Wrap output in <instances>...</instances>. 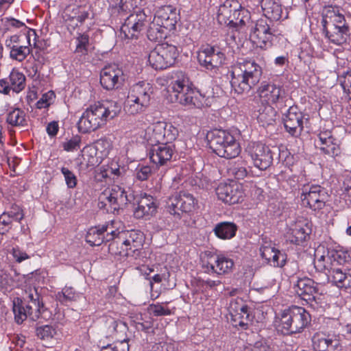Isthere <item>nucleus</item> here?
I'll use <instances>...</instances> for the list:
<instances>
[{
    "label": "nucleus",
    "mask_w": 351,
    "mask_h": 351,
    "mask_svg": "<svg viewBox=\"0 0 351 351\" xmlns=\"http://www.w3.org/2000/svg\"><path fill=\"white\" fill-rule=\"evenodd\" d=\"M263 71L254 60H241L231 71V86L238 94L248 93L260 81Z\"/></svg>",
    "instance_id": "1"
},
{
    "label": "nucleus",
    "mask_w": 351,
    "mask_h": 351,
    "mask_svg": "<svg viewBox=\"0 0 351 351\" xmlns=\"http://www.w3.org/2000/svg\"><path fill=\"white\" fill-rule=\"evenodd\" d=\"M209 147L220 157L230 159L241 152L239 143L228 131L214 130L207 134Z\"/></svg>",
    "instance_id": "2"
},
{
    "label": "nucleus",
    "mask_w": 351,
    "mask_h": 351,
    "mask_svg": "<svg viewBox=\"0 0 351 351\" xmlns=\"http://www.w3.org/2000/svg\"><path fill=\"white\" fill-rule=\"evenodd\" d=\"M310 321L311 315L304 308L292 306L282 312L278 330L285 335L298 333Z\"/></svg>",
    "instance_id": "3"
},
{
    "label": "nucleus",
    "mask_w": 351,
    "mask_h": 351,
    "mask_svg": "<svg viewBox=\"0 0 351 351\" xmlns=\"http://www.w3.org/2000/svg\"><path fill=\"white\" fill-rule=\"evenodd\" d=\"M172 89L175 101L180 104L201 108L203 104L199 101L198 93L190 88L189 78L182 71H177L172 76Z\"/></svg>",
    "instance_id": "4"
},
{
    "label": "nucleus",
    "mask_w": 351,
    "mask_h": 351,
    "mask_svg": "<svg viewBox=\"0 0 351 351\" xmlns=\"http://www.w3.org/2000/svg\"><path fill=\"white\" fill-rule=\"evenodd\" d=\"M178 56L177 47L167 43L158 44L149 53L148 61L156 70L165 69L174 64Z\"/></svg>",
    "instance_id": "5"
},
{
    "label": "nucleus",
    "mask_w": 351,
    "mask_h": 351,
    "mask_svg": "<svg viewBox=\"0 0 351 351\" xmlns=\"http://www.w3.org/2000/svg\"><path fill=\"white\" fill-rule=\"evenodd\" d=\"M107 120L106 111H104L101 103L98 102L91 105L82 114L77 123L78 130L82 133L90 132L104 125Z\"/></svg>",
    "instance_id": "6"
},
{
    "label": "nucleus",
    "mask_w": 351,
    "mask_h": 351,
    "mask_svg": "<svg viewBox=\"0 0 351 351\" xmlns=\"http://www.w3.org/2000/svg\"><path fill=\"white\" fill-rule=\"evenodd\" d=\"M143 233L141 232L132 231L128 237L123 239L121 235L117 234L114 241L110 242L108 248L111 253L128 256L130 252L134 253L143 246Z\"/></svg>",
    "instance_id": "7"
},
{
    "label": "nucleus",
    "mask_w": 351,
    "mask_h": 351,
    "mask_svg": "<svg viewBox=\"0 0 351 351\" xmlns=\"http://www.w3.org/2000/svg\"><path fill=\"white\" fill-rule=\"evenodd\" d=\"M329 195L326 190L319 185H312L302 189L301 200L305 207L315 213H319L325 208Z\"/></svg>",
    "instance_id": "8"
},
{
    "label": "nucleus",
    "mask_w": 351,
    "mask_h": 351,
    "mask_svg": "<svg viewBox=\"0 0 351 351\" xmlns=\"http://www.w3.org/2000/svg\"><path fill=\"white\" fill-rule=\"evenodd\" d=\"M196 204L197 201L193 195L180 191L168 199L166 208L171 215L180 219L183 213L193 211Z\"/></svg>",
    "instance_id": "9"
},
{
    "label": "nucleus",
    "mask_w": 351,
    "mask_h": 351,
    "mask_svg": "<svg viewBox=\"0 0 351 351\" xmlns=\"http://www.w3.org/2000/svg\"><path fill=\"white\" fill-rule=\"evenodd\" d=\"M278 30L274 27L271 21L269 23L267 19H261L256 21L252 29L250 36L256 39L262 49H267L272 45L274 38L276 37Z\"/></svg>",
    "instance_id": "10"
},
{
    "label": "nucleus",
    "mask_w": 351,
    "mask_h": 351,
    "mask_svg": "<svg viewBox=\"0 0 351 351\" xmlns=\"http://www.w3.org/2000/svg\"><path fill=\"white\" fill-rule=\"evenodd\" d=\"M278 30L274 27L271 21L269 23L267 19H261L256 21L252 29L250 36L256 39L262 49H267L272 45L274 38L276 37Z\"/></svg>",
    "instance_id": "11"
},
{
    "label": "nucleus",
    "mask_w": 351,
    "mask_h": 351,
    "mask_svg": "<svg viewBox=\"0 0 351 351\" xmlns=\"http://www.w3.org/2000/svg\"><path fill=\"white\" fill-rule=\"evenodd\" d=\"M247 152L254 165L261 170H266L273 163L274 150L263 143H253Z\"/></svg>",
    "instance_id": "12"
},
{
    "label": "nucleus",
    "mask_w": 351,
    "mask_h": 351,
    "mask_svg": "<svg viewBox=\"0 0 351 351\" xmlns=\"http://www.w3.org/2000/svg\"><path fill=\"white\" fill-rule=\"evenodd\" d=\"M147 16L139 12L130 14L121 27V32L128 39L137 38L147 24Z\"/></svg>",
    "instance_id": "13"
},
{
    "label": "nucleus",
    "mask_w": 351,
    "mask_h": 351,
    "mask_svg": "<svg viewBox=\"0 0 351 351\" xmlns=\"http://www.w3.org/2000/svg\"><path fill=\"white\" fill-rule=\"evenodd\" d=\"M123 71L117 64L106 66L100 73V83L104 88L113 90L120 87L124 81Z\"/></svg>",
    "instance_id": "14"
},
{
    "label": "nucleus",
    "mask_w": 351,
    "mask_h": 351,
    "mask_svg": "<svg viewBox=\"0 0 351 351\" xmlns=\"http://www.w3.org/2000/svg\"><path fill=\"white\" fill-rule=\"evenodd\" d=\"M294 289L298 295L311 306H313V302L316 304L319 303L317 300L319 298L317 295L319 293L318 284L313 280L309 278H299Z\"/></svg>",
    "instance_id": "15"
},
{
    "label": "nucleus",
    "mask_w": 351,
    "mask_h": 351,
    "mask_svg": "<svg viewBox=\"0 0 351 351\" xmlns=\"http://www.w3.org/2000/svg\"><path fill=\"white\" fill-rule=\"evenodd\" d=\"M218 198L225 203L234 204L243 200L241 186L236 182L221 183L216 189Z\"/></svg>",
    "instance_id": "16"
},
{
    "label": "nucleus",
    "mask_w": 351,
    "mask_h": 351,
    "mask_svg": "<svg viewBox=\"0 0 351 351\" xmlns=\"http://www.w3.org/2000/svg\"><path fill=\"white\" fill-rule=\"evenodd\" d=\"M283 123L286 131L291 136H298L303 130V114L298 106H290L283 115Z\"/></svg>",
    "instance_id": "17"
},
{
    "label": "nucleus",
    "mask_w": 351,
    "mask_h": 351,
    "mask_svg": "<svg viewBox=\"0 0 351 351\" xmlns=\"http://www.w3.org/2000/svg\"><path fill=\"white\" fill-rule=\"evenodd\" d=\"M158 143L152 145L149 150L151 161L158 166L167 165L175 153L173 145L167 143Z\"/></svg>",
    "instance_id": "18"
},
{
    "label": "nucleus",
    "mask_w": 351,
    "mask_h": 351,
    "mask_svg": "<svg viewBox=\"0 0 351 351\" xmlns=\"http://www.w3.org/2000/svg\"><path fill=\"white\" fill-rule=\"evenodd\" d=\"M102 195L108 201L114 211L125 208L131 202L132 195H128L124 189L114 185L108 191H105Z\"/></svg>",
    "instance_id": "19"
},
{
    "label": "nucleus",
    "mask_w": 351,
    "mask_h": 351,
    "mask_svg": "<svg viewBox=\"0 0 351 351\" xmlns=\"http://www.w3.org/2000/svg\"><path fill=\"white\" fill-rule=\"evenodd\" d=\"M199 64L208 69L221 66L225 60V55L218 49L208 46L197 55Z\"/></svg>",
    "instance_id": "20"
},
{
    "label": "nucleus",
    "mask_w": 351,
    "mask_h": 351,
    "mask_svg": "<svg viewBox=\"0 0 351 351\" xmlns=\"http://www.w3.org/2000/svg\"><path fill=\"white\" fill-rule=\"evenodd\" d=\"M316 147L322 153L331 157H336L341 154V149L337 140L333 137L331 131H322L318 134Z\"/></svg>",
    "instance_id": "21"
},
{
    "label": "nucleus",
    "mask_w": 351,
    "mask_h": 351,
    "mask_svg": "<svg viewBox=\"0 0 351 351\" xmlns=\"http://www.w3.org/2000/svg\"><path fill=\"white\" fill-rule=\"evenodd\" d=\"M237 4V1H226L223 5L219 7L217 14V20L219 23L230 26L237 25V21L240 16Z\"/></svg>",
    "instance_id": "22"
},
{
    "label": "nucleus",
    "mask_w": 351,
    "mask_h": 351,
    "mask_svg": "<svg viewBox=\"0 0 351 351\" xmlns=\"http://www.w3.org/2000/svg\"><path fill=\"white\" fill-rule=\"evenodd\" d=\"M345 261V256L337 252H328L326 255H322L315 261V268L318 271L329 273L332 268L341 265Z\"/></svg>",
    "instance_id": "23"
},
{
    "label": "nucleus",
    "mask_w": 351,
    "mask_h": 351,
    "mask_svg": "<svg viewBox=\"0 0 351 351\" xmlns=\"http://www.w3.org/2000/svg\"><path fill=\"white\" fill-rule=\"evenodd\" d=\"M88 16V11L83 6L69 5L63 12V19L67 23V25L73 29L81 25Z\"/></svg>",
    "instance_id": "24"
},
{
    "label": "nucleus",
    "mask_w": 351,
    "mask_h": 351,
    "mask_svg": "<svg viewBox=\"0 0 351 351\" xmlns=\"http://www.w3.org/2000/svg\"><path fill=\"white\" fill-rule=\"evenodd\" d=\"M152 93V87L149 83L140 82L132 86L128 98L130 101L139 102L147 107L149 105L150 96Z\"/></svg>",
    "instance_id": "25"
},
{
    "label": "nucleus",
    "mask_w": 351,
    "mask_h": 351,
    "mask_svg": "<svg viewBox=\"0 0 351 351\" xmlns=\"http://www.w3.org/2000/svg\"><path fill=\"white\" fill-rule=\"evenodd\" d=\"M108 226L103 225L101 228H91L87 232L86 235V241L91 246H99L104 242L112 241L114 239L115 231L111 230L106 235L104 233L108 232Z\"/></svg>",
    "instance_id": "26"
},
{
    "label": "nucleus",
    "mask_w": 351,
    "mask_h": 351,
    "mask_svg": "<svg viewBox=\"0 0 351 351\" xmlns=\"http://www.w3.org/2000/svg\"><path fill=\"white\" fill-rule=\"evenodd\" d=\"M259 96L267 104H275L282 98L283 90L272 82H263L258 88Z\"/></svg>",
    "instance_id": "27"
},
{
    "label": "nucleus",
    "mask_w": 351,
    "mask_h": 351,
    "mask_svg": "<svg viewBox=\"0 0 351 351\" xmlns=\"http://www.w3.org/2000/svg\"><path fill=\"white\" fill-rule=\"evenodd\" d=\"M313 346L315 351H341L342 346L339 339L330 336L315 335L313 337Z\"/></svg>",
    "instance_id": "28"
},
{
    "label": "nucleus",
    "mask_w": 351,
    "mask_h": 351,
    "mask_svg": "<svg viewBox=\"0 0 351 351\" xmlns=\"http://www.w3.org/2000/svg\"><path fill=\"white\" fill-rule=\"evenodd\" d=\"M82 160L79 164L80 171H87L98 166L102 161V156H99L95 147L86 146L82 151Z\"/></svg>",
    "instance_id": "29"
},
{
    "label": "nucleus",
    "mask_w": 351,
    "mask_h": 351,
    "mask_svg": "<svg viewBox=\"0 0 351 351\" xmlns=\"http://www.w3.org/2000/svg\"><path fill=\"white\" fill-rule=\"evenodd\" d=\"M210 258L214 260L215 264L207 262L206 264L204 265V267L208 269V271L221 275L231 271L234 266L233 261L223 256H211Z\"/></svg>",
    "instance_id": "30"
},
{
    "label": "nucleus",
    "mask_w": 351,
    "mask_h": 351,
    "mask_svg": "<svg viewBox=\"0 0 351 351\" xmlns=\"http://www.w3.org/2000/svg\"><path fill=\"white\" fill-rule=\"evenodd\" d=\"M154 19L167 32L176 29L177 14L170 8L158 11Z\"/></svg>",
    "instance_id": "31"
},
{
    "label": "nucleus",
    "mask_w": 351,
    "mask_h": 351,
    "mask_svg": "<svg viewBox=\"0 0 351 351\" xmlns=\"http://www.w3.org/2000/svg\"><path fill=\"white\" fill-rule=\"evenodd\" d=\"M156 204L154 197L145 195L138 202V206L135 208L134 215L136 218L141 219L152 216L156 211Z\"/></svg>",
    "instance_id": "32"
},
{
    "label": "nucleus",
    "mask_w": 351,
    "mask_h": 351,
    "mask_svg": "<svg viewBox=\"0 0 351 351\" xmlns=\"http://www.w3.org/2000/svg\"><path fill=\"white\" fill-rule=\"evenodd\" d=\"M153 132L156 135V138L160 140L164 141V143L171 144V143L176 140L178 135V129L172 125L171 124H167L165 123H157L154 129Z\"/></svg>",
    "instance_id": "33"
},
{
    "label": "nucleus",
    "mask_w": 351,
    "mask_h": 351,
    "mask_svg": "<svg viewBox=\"0 0 351 351\" xmlns=\"http://www.w3.org/2000/svg\"><path fill=\"white\" fill-rule=\"evenodd\" d=\"M261 8L264 16L269 21H279L283 16L280 0H262Z\"/></svg>",
    "instance_id": "34"
},
{
    "label": "nucleus",
    "mask_w": 351,
    "mask_h": 351,
    "mask_svg": "<svg viewBox=\"0 0 351 351\" xmlns=\"http://www.w3.org/2000/svg\"><path fill=\"white\" fill-rule=\"evenodd\" d=\"M322 25L324 28L340 27L341 26H348L346 23L345 16L335 9L328 10L322 20Z\"/></svg>",
    "instance_id": "35"
},
{
    "label": "nucleus",
    "mask_w": 351,
    "mask_h": 351,
    "mask_svg": "<svg viewBox=\"0 0 351 351\" xmlns=\"http://www.w3.org/2000/svg\"><path fill=\"white\" fill-rule=\"evenodd\" d=\"M231 323L234 327H240L241 329H247L250 323L252 322V315L249 312V308L247 305H243L240 307L239 311H235L234 313H230Z\"/></svg>",
    "instance_id": "36"
},
{
    "label": "nucleus",
    "mask_w": 351,
    "mask_h": 351,
    "mask_svg": "<svg viewBox=\"0 0 351 351\" xmlns=\"http://www.w3.org/2000/svg\"><path fill=\"white\" fill-rule=\"evenodd\" d=\"M350 27L349 26H341L340 27L324 28L322 29L325 36L328 40L337 45H341L346 42L348 36Z\"/></svg>",
    "instance_id": "37"
},
{
    "label": "nucleus",
    "mask_w": 351,
    "mask_h": 351,
    "mask_svg": "<svg viewBox=\"0 0 351 351\" xmlns=\"http://www.w3.org/2000/svg\"><path fill=\"white\" fill-rule=\"evenodd\" d=\"M25 308L29 317L33 321H36L39 318L48 319L51 317V313L44 306L43 302H25Z\"/></svg>",
    "instance_id": "38"
},
{
    "label": "nucleus",
    "mask_w": 351,
    "mask_h": 351,
    "mask_svg": "<svg viewBox=\"0 0 351 351\" xmlns=\"http://www.w3.org/2000/svg\"><path fill=\"white\" fill-rule=\"evenodd\" d=\"M326 276L332 278V282L337 287L348 288L351 287V274L343 271L341 265L332 268Z\"/></svg>",
    "instance_id": "39"
},
{
    "label": "nucleus",
    "mask_w": 351,
    "mask_h": 351,
    "mask_svg": "<svg viewBox=\"0 0 351 351\" xmlns=\"http://www.w3.org/2000/svg\"><path fill=\"white\" fill-rule=\"evenodd\" d=\"M257 120L263 127L273 125L276 122V111L270 105H262L258 110Z\"/></svg>",
    "instance_id": "40"
},
{
    "label": "nucleus",
    "mask_w": 351,
    "mask_h": 351,
    "mask_svg": "<svg viewBox=\"0 0 351 351\" xmlns=\"http://www.w3.org/2000/svg\"><path fill=\"white\" fill-rule=\"evenodd\" d=\"M289 240L295 245H302L310 236L311 230L308 224H298L291 230Z\"/></svg>",
    "instance_id": "41"
},
{
    "label": "nucleus",
    "mask_w": 351,
    "mask_h": 351,
    "mask_svg": "<svg viewBox=\"0 0 351 351\" xmlns=\"http://www.w3.org/2000/svg\"><path fill=\"white\" fill-rule=\"evenodd\" d=\"M237 230V226L233 222L223 221L217 223L214 232L215 235L221 239H230L234 237Z\"/></svg>",
    "instance_id": "42"
},
{
    "label": "nucleus",
    "mask_w": 351,
    "mask_h": 351,
    "mask_svg": "<svg viewBox=\"0 0 351 351\" xmlns=\"http://www.w3.org/2000/svg\"><path fill=\"white\" fill-rule=\"evenodd\" d=\"M13 312L14 314V319L19 324H22L27 317V310L25 309V301L20 298H15L13 300Z\"/></svg>",
    "instance_id": "43"
},
{
    "label": "nucleus",
    "mask_w": 351,
    "mask_h": 351,
    "mask_svg": "<svg viewBox=\"0 0 351 351\" xmlns=\"http://www.w3.org/2000/svg\"><path fill=\"white\" fill-rule=\"evenodd\" d=\"M166 32L159 24L154 21L150 23L147 29V36L149 40L154 42L160 41L166 38Z\"/></svg>",
    "instance_id": "44"
},
{
    "label": "nucleus",
    "mask_w": 351,
    "mask_h": 351,
    "mask_svg": "<svg viewBox=\"0 0 351 351\" xmlns=\"http://www.w3.org/2000/svg\"><path fill=\"white\" fill-rule=\"evenodd\" d=\"M7 122L12 126H26L27 125L26 114L24 111L16 108L8 113Z\"/></svg>",
    "instance_id": "45"
},
{
    "label": "nucleus",
    "mask_w": 351,
    "mask_h": 351,
    "mask_svg": "<svg viewBox=\"0 0 351 351\" xmlns=\"http://www.w3.org/2000/svg\"><path fill=\"white\" fill-rule=\"evenodd\" d=\"M8 49L10 50V58L19 62L25 60L32 52L29 45L11 46Z\"/></svg>",
    "instance_id": "46"
},
{
    "label": "nucleus",
    "mask_w": 351,
    "mask_h": 351,
    "mask_svg": "<svg viewBox=\"0 0 351 351\" xmlns=\"http://www.w3.org/2000/svg\"><path fill=\"white\" fill-rule=\"evenodd\" d=\"M9 85L15 92H19L25 88V75L18 71H12L9 77Z\"/></svg>",
    "instance_id": "47"
},
{
    "label": "nucleus",
    "mask_w": 351,
    "mask_h": 351,
    "mask_svg": "<svg viewBox=\"0 0 351 351\" xmlns=\"http://www.w3.org/2000/svg\"><path fill=\"white\" fill-rule=\"evenodd\" d=\"M104 111H106V116L107 119H113L121 111V106L117 101H106L101 103Z\"/></svg>",
    "instance_id": "48"
},
{
    "label": "nucleus",
    "mask_w": 351,
    "mask_h": 351,
    "mask_svg": "<svg viewBox=\"0 0 351 351\" xmlns=\"http://www.w3.org/2000/svg\"><path fill=\"white\" fill-rule=\"evenodd\" d=\"M149 314L156 316H166L171 314V311L162 304L156 303L149 304L148 306Z\"/></svg>",
    "instance_id": "49"
},
{
    "label": "nucleus",
    "mask_w": 351,
    "mask_h": 351,
    "mask_svg": "<svg viewBox=\"0 0 351 351\" xmlns=\"http://www.w3.org/2000/svg\"><path fill=\"white\" fill-rule=\"evenodd\" d=\"M287 260V255L286 253L277 249L274 253L273 257L267 263L274 267H282L286 264Z\"/></svg>",
    "instance_id": "50"
},
{
    "label": "nucleus",
    "mask_w": 351,
    "mask_h": 351,
    "mask_svg": "<svg viewBox=\"0 0 351 351\" xmlns=\"http://www.w3.org/2000/svg\"><path fill=\"white\" fill-rule=\"evenodd\" d=\"M77 295L72 288L65 287L61 292L56 295V299L62 304H66L68 302L76 300Z\"/></svg>",
    "instance_id": "51"
},
{
    "label": "nucleus",
    "mask_w": 351,
    "mask_h": 351,
    "mask_svg": "<svg viewBox=\"0 0 351 351\" xmlns=\"http://www.w3.org/2000/svg\"><path fill=\"white\" fill-rule=\"evenodd\" d=\"M99 156H102V158L108 154L110 144L106 139H99L93 145Z\"/></svg>",
    "instance_id": "52"
},
{
    "label": "nucleus",
    "mask_w": 351,
    "mask_h": 351,
    "mask_svg": "<svg viewBox=\"0 0 351 351\" xmlns=\"http://www.w3.org/2000/svg\"><path fill=\"white\" fill-rule=\"evenodd\" d=\"M56 333V329L49 325L40 326L36 328V335L41 339L53 337Z\"/></svg>",
    "instance_id": "53"
},
{
    "label": "nucleus",
    "mask_w": 351,
    "mask_h": 351,
    "mask_svg": "<svg viewBox=\"0 0 351 351\" xmlns=\"http://www.w3.org/2000/svg\"><path fill=\"white\" fill-rule=\"evenodd\" d=\"M146 108V106H143L139 102L130 101V99L128 98V103L125 106V110L130 114H136L143 112Z\"/></svg>",
    "instance_id": "54"
},
{
    "label": "nucleus",
    "mask_w": 351,
    "mask_h": 351,
    "mask_svg": "<svg viewBox=\"0 0 351 351\" xmlns=\"http://www.w3.org/2000/svg\"><path fill=\"white\" fill-rule=\"evenodd\" d=\"M100 351H129V345L125 340L121 341L114 344L103 346Z\"/></svg>",
    "instance_id": "55"
},
{
    "label": "nucleus",
    "mask_w": 351,
    "mask_h": 351,
    "mask_svg": "<svg viewBox=\"0 0 351 351\" xmlns=\"http://www.w3.org/2000/svg\"><path fill=\"white\" fill-rule=\"evenodd\" d=\"M61 172L64 175L67 186L70 189L75 187L77 184V178L74 173L66 167H62Z\"/></svg>",
    "instance_id": "56"
},
{
    "label": "nucleus",
    "mask_w": 351,
    "mask_h": 351,
    "mask_svg": "<svg viewBox=\"0 0 351 351\" xmlns=\"http://www.w3.org/2000/svg\"><path fill=\"white\" fill-rule=\"evenodd\" d=\"M81 143V137L76 135L72 137L70 140L63 143V148L67 152H71L80 148Z\"/></svg>",
    "instance_id": "57"
},
{
    "label": "nucleus",
    "mask_w": 351,
    "mask_h": 351,
    "mask_svg": "<svg viewBox=\"0 0 351 351\" xmlns=\"http://www.w3.org/2000/svg\"><path fill=\"white\" fill-rule=\"evenodd\" d=\"M276 248L272 246L271 243H265L262 245L260 248L261 254L263 258L265 259L267 262L273 257L274 253L276 251Z\"/></svg>",
    "instance_id": "58"
},
{
    "label": "nucleus",
    "mask_w": 351,
    "mask_h": 351,
    "mask_svg": "<svg viewBox=\"0 0 351 351\" xmlns=\"http://www.w3.org/2000/svg\"><path fill=\"white\" fill-rule=\"evenodd\" d=\"M152 173V169L149 166H138L136 169V177L138 180H146Z\"/></svg>",
    "instance_id": "59"
},
{
    "label": "nucleus",
    "mask_w": 351,
    "mask_h": 351,
    "mask_svg": "<svg viewBox=\"0 0 351 351\" xmlns=\"http://www.w3.org/2000/svg\"><path fill=\"white\" fill-rule=\"evenodd\" d=\"M12 221L9 218V215H6L5 213H3L0 215V234H4L10 228Z\"/></svg>",
    "instance_id": "60"
},
{
    "label": "nucleus",
    "mask_w": 351,
    "mask_h": 351,
    "mask_svg": "<svg viewBox=\"0 0 351 351\" xmlns=\"http://www.w3.org/2000/svg\"><path fill=\"white\" fill-rule=\"evenodd\" d=\"M77 44L76 50L82 52L86 51V46L88 45L89 36L87 34H80L77 38Z\"/></svg>",
    "instance_id": "61"
},
{
    "label": "nucleus",
    "mask_w": 351,
    "mask_h": 351,
    "mask_svg": "<svg viewBox=\"0 0 351 351\" xmlns=\"http://www.w3.org/2000/svg\"><path fill=\"white\" fill-rule=\"evenodd\" d=\"M108 2L113 13L117 12L118 14H121L125 12V5L122 0H108Z\"/></svg>",
    "instance_id": "62"
},
{
    "label": "nucleus",
    "mask_w": 351,
    "mask_h": 351,
    "mask_svg": "<svg viewBox=\"0 0 351 351\" xmlns=\"http://www.w3.org/2000/svg\"><path fill=\"white\" fill-rule=\"evenodd\" d=\"M5 213L6 215H9V218L12 221L15 220L20 222L24 217L23 211L19 208H12L11 210Z\"/></svg>",
    "instance_id": "63"
},
{
    "label": "nucleus",
    "mask_w": 351,
    "mask_h": 351,
    "mask_svg": "<svg viewBox=\"0 0 351 351\" xmlns=\"http://www.w3.org/2000/svg\"><path fill=\"white\" fill-rule=\"evenodd\" d=\"M27 297L24 298L23 301H26V302H40L39 295L37 293L36 289L35 288L29 287L28 290L26 291Z\"/></svg>",
    "instance_id": "64"
}]
</instances>
